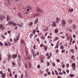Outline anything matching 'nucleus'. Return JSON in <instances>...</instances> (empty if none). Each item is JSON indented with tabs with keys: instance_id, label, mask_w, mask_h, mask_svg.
Returning <instances> with one entry per match:
<instances>
[{
	"instance_id": "3",
	"label": "nucleus",
	"mask_w": 78,
	"mask_h": 78,
	"mask_svg": "<svg viewBox=\"0 0 78 78\" xmlns=\"http://www.w3.org/2000/svg\"><path fill=\"white\" fill-rule=\"evenodd\" d=\"M12 59H15L17 58V54H13L12 55Z\"/></svg>"
},
{
	"instance_id": "36",
	"label": "nucleus",
	"mask_w": 78,
	"mask_h": 78,
	"mask_svg": "<svg viewBox=\"0 0 78 78\" xmlns=\"http://www.w3.org/2000/svg\"><path fill=\"white\" fill-rule=\"evenodd\" d=\"M26 53L27 56H28V51L27 50H26Z\"/></svg>"
},
{
	"instance_id": "43",
	"label": "nucleus",
	"mask_w": 78,
	"mask_h": 78,
	"mask_svg": "<svg viewBox=\"0 0 78 78\" xmlns=\"http://www.w3.org/2000/svg\"><path fill=\"white\" fill-rule=\"evenodd\" d=\"M12 24L14 25V27H16V23H14V22H13Z\"/></svg>"
},
{
	"instance_id": "13",
	"label": "nucleus",
	"mask_w": 78,
	"mask_h": 78,
	"mask_svg": "<svg viewBox=\"0 0 78 78\" xmlns=\"http://www.w3.org/2000/svg\"><path fill=\"white\" fill-rule=\"evenodd\" d=\"M18 16L22 18V14H21V13H18Z\"/></svg>"
},
{
	"instance_id": "19",
	"label": "nucleus",
	"mask_w": 78,
	"mask_h": 78,
	"mask_svg": "<svg viewBox=\"0 0 78 78\" xmlns=\"http://www.w3.org/2000/svg\"><path fill=\"white\" fill-rule=\"evenodd\" d=\"M59 39V38L58 37H55L54 39V41H56L57 40H58Z\"/></svg>"
},
{
	"instance_id": "22",
	"label": "nucleus",
	"mask_w": 78,
	"mask_h": 78,
	"mask_svg": "<svg viewBox=\"0 0 78 78\" xmlns=\"http://www.w3.org/2000/svg\"><path fill=\"white\" fill-rule=\"evenodd\" d=\"M64 48V47L62 46V45H61L60 46V49H62V50H63Z\"/></svg>"
},
{
	"instance_id": "2",
	"label": "nucleus",
	"mask_w": 78,
	"mask_h": 78,
	"mask_svg": "<svg viewBox=\"0 0 78 78\" xmlns=\"http://www.w3.org/2000/svg\"><path fill=\"white\" fill-rule=\"evenodd\" d=\"M19 37H20V36L18 35V36L16 37V38H14V43L16 42H17V41H18L19 40Z\"/></svg>"
},
{
	"instance_id": "24",
	"label": "nucleus",
	"mask_w": 78,
	"mask_h": 78,
	"mask_svg": "<svg viewBox=\"0 0 78 78\" xmlns=\"http://www.w3.org/2000/svg\"><path fill=\"white\" fill-rule=\"evenodd\" d=\"M55 75H58L59 74H58V72H57V71L56 70H55Z\"/></svg>"
},
{
	"instance_id": "33",
	"label": "nucleus",
	"mask_w": 78,
	"mask_h": 78,
	"mask_svg": "<svg viewBox=\"0 0 78 78\" xmlns=\"http://www.w3.org/2000/svg\"><path fill=\"white\" fill-rule=\"evenodd\" d=\"M62 53H65V49L61 51Z\"/></svg>"
},
{
	"instance_id": "1",
	"label": "nucleus",
	"mask_w": 78,
	"mask_h": 78,
	"mask_svg": "<svg viewBox=\"0 0 78 78\" xmlns=\"http://www.w3.org/2000/svg\"><path fill=\"white\" fill-rule=\"evenodd\" d=\"M36 10L37 12H39V13H43V12H44V10L40 9V8L38 7H37Z\"/></svg>"
},
{
	"instance_id": "23",
	"label": "nucleus",
	"mask_w": 78,
	"mask_h": 78,
	"mask_svg": "<svg viewBox=\"0 0 78 78\" xmlns=\"http://www.w3.org/2000/svg\"><path fill=\"white\" fill-rule=\"evenodd\" d=\"M38 22V18H37L36 20H35L34 23L36 24Z\"/></svg>"
},
{
	"instance_id": "18",
	"label": "nucleus",
	"mask_w": 78,
	"mask_h": 78,
	"mask_svg": "<svg viewBox=\"0 0 78 78\" xmlns=\"http://www.w3.org/2000/svg\"><path fill=\"white\" fill-rule=\"evenodd\" d=\"M48 27H46V28L44 29L43 30L44 31H47L48 30Z\"/></svg>"
},
{
	"instance_id": "39",
	"label": "nucleus",
	"mask_w": 78,
	"mask_h": 78,
	"mask_svg": "<svg viewBox=\"0 0 78 78\" xmlns=\"http://www.w3.org/2000/svg\"><path fill=\"white\" fill-rule=\"evenodd\" d=\"M0 45L1 46H3V43H2V42L0 41Z\"/></svg>"
},
{
	"instance_id": "8",
	"label": "nucleus",
	"mask_w": 78,
	"mask_h": 78,
	"mask_svg": "<svg viewBox=\"0 0 78 78\" xmlns=\"http://www.w3.org/2000/svg\"><path fill=\"white\" fill-rule=\"evenodd\" d=\"M70 52L71 53H74L75 51H74V49H70Z\"/></svg>"
},
{
	"instance_id": "32",
	"label": "nucleus",
	"mask_w": 78,
	"mask_h": 78,
	"mask_svg": "<svg viewBox=\"0 0 78 78\" xmlns=\"http://www.w3.org/2000/svg\"><path fill=\"white\" fill-rule=\"evenodd\" d=\"M37 67V69H40V67H41V66H40V65H38Z\"/></svg>"
},
{
	"instance_id": "30",
	"label": "nucleus",
	"mask_w": 78,
	"mask_h": 78,
	"mask_svg": "<svg viewBox=\"0 0 78 78\" xmlns=\"http://www.w3.org/2000/svg\"><path fill=\"white\" fill-rule=\"evenodd\" d=\"M31 51L32 54H34V50L32 49Z\"/></svg>"
},
{
	"instance_id": "27",
	"label": "nucleus",
	"mask_w": 78,
	"mask_h": 78,
	"mask_svg": "<svg viewBox=\"0 0 78 78\" xmlns=\"http://www.w3.org/2000/svg\"><path fill=\"white\" fill-rule=\"evenodd\" d=\"M4 44L5 46H8V44L6 42Z\"/></svg>"
},
{
	"instance_id": "59",
	"label": "nucleus",
	"mask_w": 78,
	"mask_h": 78,
	"mask_svg": "<svg viewBox=\"0 0 78 78\" xmlns=\"http://www.w3.org/2000/svg\"><path fill=\"white\" fill-rule=\"evenodd\" d=\"M9 76H11V77L12 76V74L11 73V72H10V74H9Z\"/></svg>"
},
{
	"instance_id": "16",
	"label": "nucleus",
	"mask_w": 78,
	"mask_h": 78,
	"mask_svg": "<svg viewBox=\"0 0 78 78\" xmlns=\"http://www.w3.org/2000/svg\"><path fill=\"white\" fill-rule=\"evenodd\" d=\"M33 55L34 58H35V57H36V56H37V55H36V54H35L34 53L33 54Z\"/></svg>"
},
{
	"instance_id": "50",
	"label": "nucleus",
	"mask_w": 78,
	"mask_h": 78,
	"mask_svg": "<svg viewBox=\"0 0 78 78\" xmlns=\"http://www.w3.org/2000/svg\"><path fill=\"white\" fill-rule=\"evenodd\" d=\"M70 77H73V74H70Z\"/></svg>"
},
{
	"instance_id": "58",
	"label": "nucleus",
	"mask_w": 78,
	"mask_h": 78,
	"mask_svg": "<svg viewBox=\"0 0 78 78\" xmlns=\"http://www.w3.org/2000/svg\"><path fill=\"white\" fill-rule=\"evenodd\" d=\"M62 68H64V67H65V65H64V64H63V65H62Z\"/></svg>"
},
{
	"instance_id": "11",
	"label": "nucleus",
	"mask_w": 78,
	"mask_h": 78,
	"mask_svg": "<svg viewBox=\"0 0 78 78\" xmlns=\"http://www.w3.org/2000/svg\"><path fill=\"white\" fill-rule=\"evenodd\" d=\"M27 9H30V10H31L32 9V8L30 6V5H28L27 6Z\"/></svg>"
},
{
	"instance_id": "51",
	"label": "nucleus",
	"mask_w": 78,
	"mask_h": 78,
	"mask_svg": "<svg viewBox=\"0 0 78 78\" xmlns=\"http://www.w3.org/2000/svg\"><path fill=\"white\" fill-rule=\"evenodd\" d=\"M8 44V45H9V47H10V46H11V43H10V42H9V44Z\"/></svg>"
},
{
	"instance_id": "7",
	"label": "nucleus",
	"mask_w": 78,
	"mask_h": 78,
	"mask_svg": "<svg viewBox=\"0 0 78 78\" xmlns=\"http://www.w3.org/2000/svg\"><path fill=\"white\" fill-rule=\"evenodd\" d=\"M62 24H63V25H66V21H65V20H62Z\"/></svg>"
},
{
	"instance_id": "55",
	"label": "nucleus",
	"mask_w": 78,
	"mask_h": 78,
	"mask_svg": "<svg viewBox=\"0 0 78 78\" xmlns=\"http://www.w3.org/2000/svg\"><path fill=\"white\" fill-rule=\"evenodd\" d=\"M73 37L74 38H75L76 37V35H73Z\"/></svg>"
},
{
	"instance_id": "25",
	"label": "nucleus",
	"mask_w": 78,
	"mask_h": 78,
	"mask_svg": "<svg viewBox=\"0 0 78 78\" xmlns=\"http://www.w3.org/2000/svg\"><path fill=\"white\" fill-rule=\"evenodd\" d=\"M4 26L3 25L0 24V29H1L2 27H3Z\"/></svg>"
},
{
	"instance_id": "37",
	"label": "nucleus",
	"mask_w": 78,
	"mask_h": 78,
	"mask_svg": "<svg viewBox=\"0 0 78 78\" xmlns=\"http://www.w3.org/2000/svg\"><path fill=\"white\" fill-rule=\"evenodd\" d=\"M40 61L41 62H44V60H43V59L42 58L40 59Z\"/></svg>"
},
{
	"instance_id": "35",
	"label": "nucleus",
	"mask_w": 78,
	"mask_h": 78,
	"mask_svg": "<svg viewBox=\"0 0 78 78\" xmlns=\"http://www.w3.org/2000/svg\"><path fill=\"white\" fill-rule=\"evenodd\" d=\"M57 70H58L59 72H61V70L60 68H58Z\"/></svg>"
},
{
	"instance_id": "46",
	"label": "nucleus",
	"mask_w": 78,
	"mask_h": 78,
	"mask_svg": "<svg viewBox=\"0 0 78 78\" xmlns=\"http://www.w3.org/2000/svg\"><path fill=\"white\" fill-rule=\"evenodd\" d=\"M25 76H26V78H27V73L26 72H25Z\"/></svg>"
},
{
	"instance_id": "28",
	"label": "nucleus",
	"mask_w": 78,
	"mask_h": 78,
	"mask_svg": "<svg viewBox=\"0 0 78 78\" xmlns=\"http://www.w3.org/2000/svg\"><path fill=\"white\" fill-rule=\"evenodd\" d=\"M55 33H57L58 32V30L57 29H55Z\"/></svg>"
},
{
	"instance_id": "56",
	"label": "nucleus",
	"mask_w": 78,
	"mask_h": 78,
	"mask_svg": "<svg viewBox=\"0 0 78 78\" xmlns=\"http://www.w3.org/2000/svg\"><path fill=\"white\" fill-rule=\"evenodd\" d=\"M5 27H3L2 28L1 30H2V31H3V30H5Z\"/></svg>"
},
{
	"instance_id": "63",
	"label": "nucleus",
	"mask_w": 78,
	"mask_h": 78,
	"mask_svg": "<svg viewBox=\"0 0 78 78\" xmlns=\"http://www.w3.org/2000/svg\"><path fill=\"white\" fill-rule=\"evenodd\" d=\"M56 53L57 54L58 53V49H57V50L56 51Z\"/></svg>"
},
{
	"instance_id": "49",
	"label": "nucleus",
	"mask_w": 78,
	"mask_h": 78,
	"mask_svg": "<svg viewBox=\"0 0 78 78\" xmlns=\"http://www.w3.org/2000/svg\"><path fill=\"white\" fill-rule=\"evenodd\" d=\"M23 74H22L21 76V78H23Z\"/></svg>"
},
{
	"instance_id": "10",
	"label": "nucleus",
	"mask_w": 78,
	"mask_h": 78,
	"mask_svg": "<svg viewBox=\"0 0 78 78\" xmlns=\"http://www.w3.org/2000/svg\"><path fill=\"white\" fill-rule=\"evenodd\" d=\"M20 42L21 44H25V41L23 39L21 40L20 41Z\"/></svg>"
},
{
	"instance_id": "47",
	"label": "nucleus",
	"mask_w": 78,
	"mask_h": 78,
	"mask_svg": "<svg viewBox=\"0 0 78 78\" xmlns=\"http://www.w3.org/2000/svg\"><path fill=\"white\" fill-rule=\"evenodd\" d=\"M12 64H13V66H15L16 65V64L14 62H12Z\"/></svg>"
},
{
	"instance_id": "40",
	"label": "nucleus",
	"mask_w": 78,
	"mask_h": 78,
	"mask_svg": "<svg viewBox=\"0 0 78 78\" xmlns=\"http://www.w3.org/2000/svg\"><path fill=\"white\" fill-rule=\"evenodd\" d=\"M62 73L63 74L66 75V73L63 70Z\"/></svg>"
},
{
	"instance_id": "52",
	"label": "nucleus",
	"mask_w": 78,
	"mask_h": 78,
	"mask_svg": "<svg viewBox=\"0 0 78 78\" xmlns=\"http://www.w3.org/2000/svg\"><path fill=\"white\" fill-rule=\"evenodd\" d=\"M74 56L73 55L71 57V58L72 59H73L74 58Z\"/></svg>"
},
{
	"instance_id": "29",
	"label": "nucleus",
	"mask_w": 78,
	"mask_h": 78,
	"mask_svg": "<svg viewBox=\"0 0 78 78\" xmlns=\"http://www.w3.org/2000/svg\"><path fill=\"white\" fill-rule=\"evenodd\" d=\"M24 66H25V68H27V67H28V65L27 63L25 64Z\"/></svg>"
},
{
	"instance_id": "41",
	"label": "nucleus",
	"mask_w": 78,
	"mask_h": 78,
	"mask_svg": "<svg viewBox=\"0 0 78 78\" xmlns=\"http://www.w3.org/2000/svg\"><path fill=\"white\" fill-rule=\"evenodd\" d=\"M11 55H8V57H9V59H11Z\"/></svg>"
},
{
	"instance_id": "62",
	"label": "nucleus",
	"mask_w": 78,
	"mask_h": 78,
	"mask_svg": "<svg viewBox=\"0 0 78 78\" xmlns=\"http://www.w3.org/2000/svg\"><path fill=\"white\" fill-rule=\"evenodd\" d=\"M51 57V56H49L48 57L47 59H49V58H50Z\"/></svg>"
},
{
	"instance_id": "34",
	"label": "nucleus",
	"mask_w": 78,
	"mask_h": 78,
	"mask_svg": "<svg viewBox=\"0 0 78 78\" xmlns=\"http://www.w3.org/2000/svg\"><path fill=\"white\" fill-rule=\"evenodd\" d=\"M33 34H35V33H36V30H33Z\"/></svg>"
},
{
	"instance_id": "44",
	"label": "nucleus",
	"mask_w": 78,
	"mask_h": 78,
	"mask_svg": "<svg viewBox=\"0 0 78 78\" xmlns=\"http://www.w3.org/2000/svg\"><path fill=\"white\" fill-rule=\"evenodd\" d=\"M47 66H50V63H49V62H47Z\"/></svg>"
},
{
	"instance_id": "14",
	"label": "nucleus",
	"mask_w": 78,
	"mask_h": 78,
	"mask_svg": "<svg viewBox=\"0 0 78 78\" xmlns=\"http://www.w3.org/2000/svg\"><path fill=\"white\" fill-rule=\"evenodd\" d=\"M71 65L72 67H75V66H76V65H75V63H72Z\"/></svg>"
},
{
	"instance_id": "57",
	"label": "nucleus",
	"mask_w": 78,
	"mask_h": 78,
	"mask_svg": "<svg viewBox=\"0 0 78 78\" xmlns=\"http://www.w3.org/2000/svg\"><path fill=\"white\" fill-rule=\"evenodd\" d=\"M70 39V37H69L67 38V40L69 41Z\"/></svg>"
},
{
	"instance_id": "4",
	"label": "nucleus",
	"mask_w": 78,
	"mask_h": 78,
	"mask_svg": "<svg viewBox=\"0 0 78 78\" xmlns=\"http://www.w3.org/2000/svg\"><path fill=\"white\" fill-rule=\"evenodd\" d=\"M56 22H52V24L51 25V27H56Z\"/></svg>"
},
{
	"instance_id": "9",
	"label": "nucleus",
	"mask_w": 78,
	"mask_h": 78,
	"mask_svg": "<svg viewBox=\"0 0 78 78\" xmlns=\"http://www.w3.org/2000/svg\"><path fill=\"white\" fill-rule=\"evenodd\" d=\"M11 19V18H10V17H9V16H8V15L7 16V21H9V20Z\"/></svg>"
},
{
	"instance_id": "38",
	"label": "nucleus",
	"mask_w": 78,
	"mask_h": 78,
	"mask_svg": "<svg viewBox=\"0 0 78 78\" xmlns=\"http://www.w3.org/2000/svg\"><path fill=\"white\" fill-rule=\"evenodd\" d=\"M7 0V1H8V3L9 5H10L11 2L10 1H9V0Z\"/></svg>"
},
{
	"instance_id": "48",
	"label": "nucleus",
	"mask_w": 78,
	"mask_h": 78,
	"mask_svg": "<svg viewBox=\"0 0 78 78\" xmlns=\"http://www.w3.org/2000/svg\"><path fill=\"white\" fill-rule=\"evenodd\" d=\"M34 49L35 50V49H36V45L35 44H34Z\"/></svg>"
},
{
	"instance_id": "42",
	"label": "nucleus",
	"mask_w": 78,
	"mask_h": 78,
	"mask_svg": "<svg viewBox=\"0 0 78 78\" xmlns=\"http://www.w3.org/2000/svg\"><path fill=\"white\" fill-rule=\"evenodd\" d=\"M52 65L53 66H55V63L52 62Z\"/></svg>"
},
{
	"instance_id": "15",
	"label": "nucleus",
	"mask_w": 78,
	"mask_h": 78,
	"mask_svg": "<svg viewBox=\"0 0 78 78\" xmlns=\"http://www.w3.org/2000/svg\"><path fill=\"white\" fill-rule=\"evenodd\" d=\"M13 23V22L10 21L8 23V25H11Z\"/></svg>"
},
{
	"instance_id": "20",
	"label": "nucleus",
	"mask_w": 78,
	"mask_h": 78,
	"mask_svg": "<svg viewBox=\"0 0 78 78\" xmlns=\"http://www.w3.org/2000/svg\"><path fill=\"white\" fill-rule=\"evenodd\" d=\"M48 49V47L47 46H45L44 47V51H47V50Z\"/></svg>"
},
{
	"instance_id": "54",
	"label": "nucleus",
	"mask_w": 78,
	"mask_h": 78,
	"mask_svg": "<svg viewBox=\"0 0 78 78\" xmlns=\"http://www.w3.org/2000/svg\"><path fill=\"white\" fill-rule=\"evenodd\" d=\"M29 68H31V64H29Z\"/></svg>"
},
{
	"instance_id": "45",
	"label": "nucleus",
	"mask_w": 78,
	"mask_h": 78,
	"mask_svg": "<svg viewBox=\"0 0 78 78\" xmlns=\"http://www.w3.org/2000/svg\"><path fill=\"white\" fill-rule=\"evenodd\" d=\"M56 61L57 62H59V59H57L56 60Z\"/></svg>"
},
{
	"instance_id": "6",
	"label": "nucleus",
	"mask_w": 78,
	"mask_h": 78,
	"mask_svg": "<svg viewBox=\"0 0 78 78\" xmlns=\"http://www.w3.org/2000/svg\"><path fill=\"white\" fill-rule=\"evenodd\" d=\"M73 29L74 30L76 29L77 28V26L75 24H73Z\"/></svg>"
},
{
	"instance_id": "12",
	"label": "nucleus",
	"mask_w": 78,
	"mask_h": 78,
	"mask_svg": "<svg viewBox=\"0 0 78 78\" xmlns=\"http://www.w3.org/2000/svg\"><path fill=\"white\" fill-rule=\"evenodd\" d=\"M56 19L57 20H56V23H57L58 22H59L60 21V19H59L58 18H56Z\"/></svg>"
},
{
	"instance_id": "53",
	"label": "nucleus",
	"mask_w": 78,
	"mask_h": 78,
	"mask_svg": "<svg viewBox=\"0 0 78 78\" xmlns=\"http://www.w3.org/2000/svg\"><path fill=\"white\" fill-rule=\"evenodd\" d=\"M8 72H11V69H10L9 68H8Z\"/></svg>"
},
{
	"instance_id": "17",
	"label": "nucleus",
	"mask_w": 78,
	"mask_h": 78,
	"mask_svg": "<svg viewBox=\"0 0 78 78\" xmlns=\"http://www.w3.org/2000/svg\"><path fill=\"white\" fill-rule=\"evenodd\" d=\"M73 11V10L72 9H69V10H68V12H72Z\"/></svg>"
},
{
	"instance_id": "26",
	"label": "nucleus",
	"mask_w": 78,
	"mask_h": 78,
	"mask_svg": "<svg viewBox=\"0 0 78 78\" xmlns=\"http://www.w3.org/2000/svg\"><path fill=\"white\" fill-rule=\"evenodd\" d=\"M75 50H76V51H78V47H76V46H75Z\"/></svg>"
},
{
	"instance_id": "21",
	"label": "nucleus",
	"mask_w": 78,
	"mask_h": 78,
	"mask_svg": "<svg viewBox=\"0 0 78 78\" xmlns=\"http://www.w3.org/2000/svg\"><path fill=\"white\" fill-rule=\"evenodd\" d=\"M32 25H33V22H31L30 23L29 26L30 27H31V26H32Z\"/></svg>"
},
{
	"instance_id": "31",
	"label": "nucleus",
	"mask_w": 78,
	"mask_h": 78,
	"mask_svg": "<svg viewBox=\"0 0 78 78\" xmlns=\"http://www.w3.org/2000/svg\"><path fill=\"white\" fill-rule=\"evenodd\" d=\"M32 36H33V34H30L29 36L30 38H31Z\"/></svg>"
},
{
	"instance_id": "64",
	"label": "nucleus",
	"mask_w": 78,
	"mask_h": 78,
	"mask_svg": "<svg viewBox=\"0 0 78 78\" xmlns=\"http://www.w3.org/2000/svg\"><path fill=\"white\" fill-rule=\"evenodd\" d=\"M58 78H61V76H57Z\"/></svg>"
},
{
	"instance_id": "60",
	"label": "nucleus",
	"mask_w": 78,
	"mask_h": 78,
	"mask_svg": "<svg viewBox=\"0 0 78 78\" xmlns=\"http://www.w3.org/2000/svg\"><path fill=\"white\" fill-rule=\"evenodd\" d=\"M36 40L37 41V42H39V39L38 38H36Z\"/></svg>"
},
{
	"instance_id": "5",
	"label": "nucleus",
	"mask_w": 78,
	"mask_h": 78,
	"mask_svg": "<svg viewBox=\"0 0 78 78\" xmlns=\"http://www.w3.org/2000/svg\"><path fill=\"white\" fill-rule=\"evenodd\" d=\"M41 14L39 13H38L37 14H33V16L34 17V16H40Z\"/></svg>"
},
{
	"instance_id": "61",
	"label": "nucleus",
	"mask_w": 78,
	"mask_h": 78,
	"mask_svg": "<svg viewBox=\"0 0 78 78\" xmlns=\"http://www.w3.org/2000/svg\"><path fill=\"white\" fill-rule=\"evenodd\" d=\"M0 74H1V75L3 74V72H2V71H1L0 72Z\"/></svg>"
}]
</instances>
